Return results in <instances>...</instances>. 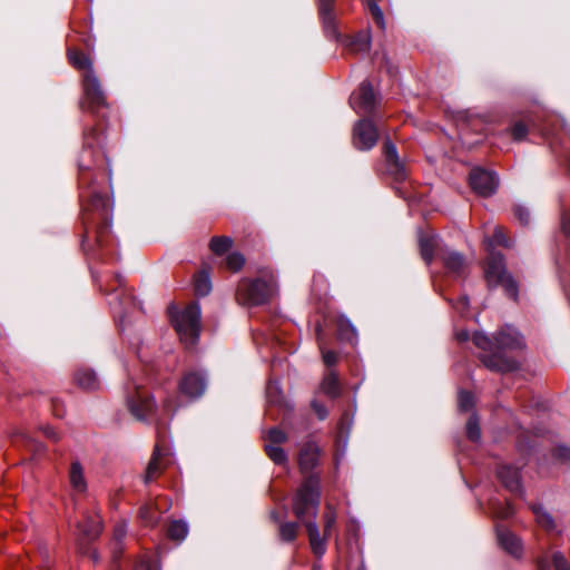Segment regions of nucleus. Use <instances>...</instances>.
<instances>
[{"label":"nucleus","instance_id":"f257e3e1","mask_svg":"<svg viewBox=\"0 0 570 570\" xmlns=\"http://www.w3.org/2000/svg\"><path fill=\"white\" fill-rule=\"evenodd\" d=\"M320 478L311 474L305 478L293 499V512L304 524L312 552L322 557L326 551V538L321 537L315 521L320 505Z\"/></svg>","mask_w":570,"mask_h":570},{"label":"nucleus","instance_id":"f03ea898","mask_svg":"<svg viewBox=\"0 0 570 570\" xmlns=\"http://www.w3.org/2000/svg\"><path fill=\"white\" fill-rule=\"evenodd\" d=\"M276 278L271 273L253 281H242L237 287L236 295L240 304L257 306L267 303L276 293Z\"/></svg>","mask_w":570,"mask_h":570},{"label":"nucleus","instance_id":"7ed1b4c3","mask_svg":"<svg viewBox=\"0 0 570 570\" xmlns=\"http://www.w3.org/2000/svg\"><path fill=\"white\" fill-rule=\"evenodd\" d=\"M200 306L197 302L187 305L181 311L170 313V321L180 341L186 347L194 346L200 334Z\"/></svg>","mask_w":570,"mask_h":570},{"label":"nucleus","instance_id":"20e7f679","mask_svg":"<svg viewBox=\"0 0 570 570\" xmlns=\"http://www.w3.org/2000/svg\"><path fill=\"white\" fill-rule=\"evenodd\" d=\"M485 277L489 285H502L509 297L514 301L518 299V284L512 275L507 272L504 256L501 253L490 250L485 267Z\"/></svg>","mask_w":570,"mask_h":570},{"label":"nucleus","instance_id":"39448f33","mask_svg":"<svg viewBox=\"0 0 570 570\" xmlns=\"http://www.w3.org/2000/svg\"><path fill=\"white\" fill-rule=\"evenodd\" d=\"M82 82L83 98L80 102L81 108L95 114L98 109L106 107V96L95 70H89L83 73Z\"/></svg>","mask_w":570,"mask_h":570},{"label":"nucleus","instance_id":"423d86ee","mask_svg":"<svg viewBox=\"0 0 570 570\" xmlns=\"http://www.w3.org/2000/svg\"><path fill=\"white\" fill-rule=\"evenodd\" d=\"M178 389L188 400H197L204 395L207 389V377L202 371H187L181 376Z\"/></svg>","mask_w":570,"mask_h":570},{"label":"nucleus","instance_id":"0eeeda50","mask_svg":"<svg viewBox=\"0 0 570 570\" xmlns=\"http://www.w3.org/2000/svg\"><path fill=\"white\" fill-rule=\"evenodd\" d=\"M470 185L481 197L492 196L499 186V177L494 171L474 168L470 173Z\"/></svg>","mask_w":570,"mask_h":570},{"label":"nucleus","instance_id":"6e6552de","mask_svg":"<svg viewBox=\"0 0 570 570\" xmlns=\"http://www.w3.org/2000/svg\"><path fill=\"white\" fill-rule=\"evenodd\" d=\"M377 129L370 119H361L353 130V144L360 150H370L377 141Z\"/></svg>","mask_w":570,"mask_h":570},{"label":"nucleus","instance_id":"1a4fd4ad","mask_svg":"<svg viewBox=\"0 0 570 570\" xmlns=\"http://www.w3.org/2000/svg\"><path fill=\"white\" fill-rule=\"evenodd\" d=\"M350 105L357 114H371L376 105V96L370 81H363L350 97Z\"/></svg>","mask_w":570,"mask_h":570},{"label":"nucleus","instance_id":"9d476101","mask_svg":"<svg viewBox=\"0 0 570 570\" xmlns=\"http://www.w3.org/2000/svg\"><path fill=\"white\" fill-rule=\"evenodd\" d=\"M95 134L94 129H90L89 132H86L85 135V147L81 151L79 159H78V168L80 171L79 181L81 186L89 185L90 178L88 176V171L91 169L94 163H95V144H99V140L91 137V135Z\"/></svg>","mask_w":570,"mask_h":570},{"label":"nucleus","instance_id":"9b49d317","mask_svg":"<svg viewBox=\"0 0 570 570\" xmlns=\"http://www.w3.org/2000/svg\"><path fill=\"white\" fill-rule=\"evenodd\" d=\"M135 395L128 397L130 412L139 420H145L155 409V402L149 395L132 382Z\"/></svg>","mask_w":570,"mask_h":570},{"label":"nucleus","instance_id":"f8f14e48","mask_svg":"<svg viewBox=\"0 0 570 570\" xmlns=\"http://www.w3.org/2000/svg\"><path fill=\"white\" fill-rule=\"evenodd\" d=\"M524 338L518 330L510 325H505L497 333V347L499 351L510 350L517 351L524 347Z\"/></svg>","mask_w":570,"mask_h":570},{"label":"nucleus","instance_id":"ddd939ff","mask_svg":"<svg viewBox=\"0 0 570 570\" xmlns=\"http://www.w3.org/2000/svg\"><path fill=\"white\" fill-rule=\"evenodd\" d=\"M384 154L389 174L395 180H403L406 177L404 165L399 158L396 146L389 139L384 144Z\"/></svg>","mask_w":570,"mask_h":570},{"label":"nucleus","instance_id":"4468645a","mask_svg":"<svg viewBox=\"0 0 570 570\" xmlns=\"http://www.w3.org/2000/svg\"><path fill=\"white\" fill-rule=\"evenodd\" d=\"M498 478L508 490L522 494L521 476L518 468L503 464L498 469Z\"/></svg>","mask_w":570,"mask_h":570},{"label":"nucleus","instance_id":"2eb2a0df","mask_svg":"<svg viewBox=\"0 0 570 570\" xmlns=\"http://www.w3.org/2000/svg\"><path fill=\"white\" fill-rule=\"evenodd\" d=\"M320 449L313 442L305 443L298 455V464L302 473H309L318 463Z\"/></svg>","mask_w":570,"mask_h":570},{"label":"nucleus","instance_id":"dca6fc26","mask_svg":"<svg viewBox=\"0 0 570 570\" xmlns=\"http://www.w3.org/2000/svg\"><path fill=\"white\" fill-rule=\"evenodd\" d=\"M320 16L327 36L336 38L337 30L335 26V13L333 11V0H320Z\"/></svg>","mask_w":570,"mask_h":570},{"label":"nucleus","instance_id":"f3484780","mask_svg":"<svg viewBox=\"0 0 570 570\" xmlns=\"http://www.w3.org/2000/svg\"><path fill=\"white\" fill-rule=\"evenodd\" d=\"M371 30L363 29L360 32H357L353 38L350 39V41L347 42V48L353 53L365 55L371 49Z\"/></svg>","mask_w":570,"mask_h":570},{"label":"nucleus","instance_id":"a211bd4d","mask_svg":"<svg viewBox=\"0 0 570 570\" xmlns=\"http://www.w3.org/2000/svg\"><path fill=\"white\" fill-rule=\"evenodd\" d=\"M440 258L449 272L456 275L462 274L465 266V261L460 253L451 249H445L441 252Z\"/></svg>","mask_w":570,"mask_h":570},{"label":"nucleus","instance_id":"6ab92c4d","mask_svg":"<svg viewBox=\"0 0 570 570\" xmlns=\"http://www.w3.org/2000/svg\"><path fill=\"white\" fill-rule=\"evenodd\" d=\"M69 483L75 493L82 494L87 490V481L82 465L73 461L69 469Z\"/></svg>","mask_w":570,"mask_h":570},{"label":"nucleus","instance_id":"aec40b11","mask_svg":"<svg viewBox=\"0 0 570 570\" xmlns=\"http://www.w3.org/2000/svg\"><path fill=\"white\" fill-rule=\"evenodd\" d=\"M498 540L500 546L510 554L514 557H520L522 552V546L520 540L510 531L499 529L498 530Z\"/></svg>","mask_w":570,"mask_h":570},{"label":"nucleus","instance_id":"412c9836","mask_svg":"<svg viewBox=\"0 0 570 570\" xmlns=\"http://www.w3.org/2000/svg\"><path fill=\"white\" fill-rule=\"evenodd\" d=\"M337 335L341 341L351 345H355L358 341L357 331L346 316H340L337 320Z\"/></svg>","mask_w":570,"mask_h":570},{"label":"nucleus","instance_id":"4be33fe9","mask_svg":"<svg viewBox=\"0 0 570 570\" xmlns=\"http://www.w3.org/2000/svg\"><path fill=\"white\" fill-rule=\"evenodd\" d=\"M440 238L438 235H420L419 245L421 256L426 264H430L434 256V249L439 246Z\"/></svg>","mask_w":570,"mask_h":570},{"label":"nucleus","instance_id":"5701e85b","mask_svg":"<svg viewBox=\"0 0 570 570\" xmlns=\"http://www.w3.org/2000/svg\"><path fill=\"white\" fill-rule=\"evenodd\" d=\"M163 453L158 445L155 446L153 456L147 465L145 481L150 482L156 479L163 471L161 463Z\"/></svg>","mask_w":570,"mask_h":570},{"label":"nucleus","instance_id":"b1692460","mask_svg":"<svg viewBox=\"0 0 570 570\" xmlns=\"http://www.w3.org/2000/svg\"><path fill=\"white\" fill-rule=\"evenodd\" d=\"M483 365L498 372H510L517 367V358H481Z\"/></svg>","mask_w":570,"mask_h":570},{"label":"nucleus","instance_id":"393cba45","mask_svg":"<svg viewBox=\"0 0 570 570\" xmlns=\"http://www.w3.org/2000/svg\"><path fill=\"white\" fill-rule=\"evenodd\" d=\"M75 381L83 390L92 391L99 385L96 374L91 370H79L75 374Z\"/></svg>","mask_w":570,"mask_h":570},{"label":"nucleus","instance_id":"a878e982","mask_svg":"<svg viewBox=\"0 0 570 570\" xmlns=\"http://www.w3.org/2000/svg\"><path fill=\"white\" fill-rule=\"evenodd\" d=\"M68 58H69L70 63L75 68L85 70V73L89 70H94L92 62H91L90 58L76 49L68 50Z\"/></svg>","mask_w":570,"mask_h":570},{"label":"nucleus","instance_id":"bb28decb","mask_svg":"<svg viewBox=\"0 0 570 570\" xmlns=\"http://www.w3.org/2000/svg\"><path fill=\"white\" fill-rule=\"evenodd\" d=\"M195 293L197 296L204 297L212 292V281L207 271H200L195 277Z\"/></svg>","mask_w":570,"mask_h":570},{"label":"nucleus","instance_id":"cd10ccee","mask_svg":"<svg viewBox=\"0 0 570 570\" xmlns=\"http://www.w3.org/2000/svg\"><path fill=\"white\" fill-rule=\"evenodd\" d=\"M473 343L481 350L485 352L497 351V334L493 337H490L484 332H475L473 334Z\"/></svg>","mask_w":570,"mask_h":570},{"label":"nucleus","instance_id":"c85d7f7f","mask_svg":"<svg viewBox=\"0 0 570 570\" xmlns=\"http://www.w3.org/2000/svg\"><path fill=\"white\" fill-rule=\"evenodd\" d=\"M233 246V239L227 236H215L210 239L209 248L216 255L227 253Z\"/></svg>","mask_w":570,"mask_h":570},{"label":"nucleus","instance_id":"c756f323","mask_svg":"<svg viewBox=\"0 0 570 570\" xmlns=\"http://www.w3.org/2000/svg\"><path fill=\"white\" fill-rule=\"evenodd\" d=\"M139 519L145 527H154L159 519V513L151 504H146L139 510Z\"/></svg>","mask_w":570,"mask_h":570},{"label":"nucleus","instance_id":"7c9ffc66","mask_svg":"<svg viewBox=\"0 0 570 570\" xmlns=\"http://www.w3.org/2000/svg\"><path fill=\"white\" fill-rule=\"evenodd\" d=\"M298 523L296 522H282L279 524L278 534L283 542H293L298 534Z\"/></svg>","mask_w":570,"mask_h":570},{"label":"nucleus","instance_id":"2f4dec72","mask_svg":"<svg viewBox=\"0 0 570 570\" xmlns=\"http://www.w3.org/2000/svg\"><path fill=\"white\" fill-rule=\"evenodd\" d=\"M321 390L324 394L335 397L340 394V384L337 376L333 373L326 375L321 384Z\"/></svg>","mask_w":570,"mask_h":570},{"label":"nucleus","instance_id":"473e14b6","mask_svg":"<svg viewBox=\"0 0 570 570\" xmlns=\"http://www.w3.org/2000/svg\"><path fill=\"white\" fill-rule=\"evenodd\" d=\"M552 563L556 570H570L567 560L563 554L560 552H554L552 556ZM539 570H550L548 560L546 558H541L538 560Z\"/></svg>","mask_w":570,"mask_h":570},{"label":"nucleus","instance_id":"72a5a7b5","mask_svg":"<svg viewBox=\"0 0 570 570\" xmlns=\"http://www.w3.org/2000/svg\"><path fill=\"white\" fill-rule=\"evenodd\" d=\"M531 509L535 515L537 523L541 528L548 531L554 529V520L547 511H544L540 505H533Z\"/></svg>","mask_w":570,"mask_h":570},{"label":"nucleus","instance_id":"f704fd0d","mask_svg":"<svg viewBox=\"0 0 570 570\" xmlns=\"http://www.w3.org/2000/svg\"><path fill=\"white\" fill-rule=\"evenodd\" d=\"M265 452L275 464L284 465L287 463V454L281 445L265 444Z\"/></svg>","mask_w":570,"mask_h":570},{"label":"nucleus","instance_id":"c9c22d12","mask_svg":"<svg viewBox=\"0 0 570 570\" xmlns=\"http://www.w3.org/2000/svg\"><path fill=\"white\" fill-rule=\"evenodd\" d=\"M488 242V248L490 250H494L495 246H504L510 247V243L501 227H495L493 235L487 240Z\"/></svg>","mask_w":570,"mask_h":570},{"label":"nucleus","instance_id":"e433bc0d","mask_svg":"<svg viewBox=\"0 0 570 570\" xmlns=\"http://www.w3.org/2000/svg\"><path fill=\"white\" fill-rule=\"evenodd\" d=\"M188 533L187 524L184 521H173L168 527V535L174 540H183Z\"/></svg>","mask_w":570,"mask_h":570},{"label":"nucleus","instance_id":"4c0bfd02","mask_svg":"<svg viewBox=\"0 0 570 570\" xmlns=\"http://www.w3.org/2000/svg\"><path fill=\"white\" fill-rule=\"evenodd\" d=\"M287 441V434L281 429L273 428L268 430L266 434V443L265 444H276L281 445Z\"/></svg>","mask_w":570,"mask_h":570},{"label":"nucleus","instance_id":"58836bf2","mask_svg":"<svg viewBox=\"0 0 570 570\" xmlns=\"http://www.w3.org/2000/svg\"><path fill=\"white\" fill-rule=\"evenodd\" d=\"M336 522V513L335 510L327 504L326 510L324 512V537H330L331 531Z\"/></svg>","mask_w":570,"mask_h":570},{"label":"nucleus","instance_id":"ea45409f","mask_svg":"<svg viewBox=\"0 0 570 570\" xmlns=\"http://www.w3.org/2000/svg\"><path fill=\"white\" fill-rule=\"evenodd\" d=\"M90 203L95 209L101 212L102 218L107 217V199L104 195L92 191L90 195Z\"/></svg>","mask_w":570,"mask_h":570},{"label":"nucleus","instance_id":"a19ab883","mask_svg":"<svg viewBox=\"0 0 570 570\" xmlns=\"http://www.w3.org/2000/svg\"><path fill=\"white\" fill-rule=\"evenodd\" d=\"M244 264H245V258L238 252H233V253L228 254L226 257V265L233 272L239 271L244 266Z\"/></svg>","mask_w":570,"mask_h":570},{"label":"nucleus","instance_id":"79ce46f5","mask_svg":"<svg viewBox=\"0 0 570 570\" xmlns=\"http://www.w3.org/2000/svg\"><path fill=\"white\" fill-rule=\"evenodd\" d=\"M466 435L472 441H478L480 439V428H479V419L476 415L470 416L466 422Z\"/></svg>","mask_w":570,"mask_h":570},{"label":"nucleus","instance_id":"37998d69","mask_svg":"<svg viewBox=\"0 0 570 570\" xmlns=\"http://www.w3.org/2000/svg\"><path fill=\"white\" fill-rule=\"evenodd\" d=\"M368 10H370L374 21L376 22V24L382 30H384L385 29L384 16H383V12H382L381 8L379 7V4L375 1H370Z\"/></svg>","mask_w":570,"mask_h":570},{"label":"nucleus","instance_id":"c03bdc74","mask_svg":"<svg viewBox=\"0 0 570 570\" xmlns=\"http://www.w3.org/2000/svg\"><path fill=\"white\" fill-rule=\"evenodd\" d=\"M474 406V397L470 392L460 391L459 393V407L461 411H470Z\"/></svg>","mask_w":570,"mask_h":570},{"label":"nucleus","instance_id":"a18cd8bd","mask_svg":"<svg viewBox=\"0 0 570 570\" xmlns=\"http://www.w3.org/2000/svg\"><path fill=\"white\" fill-rule=\"evenodd\" d=\"M528 128L523 122H515L511 127V135L515 141H521L527 137Z\"/></svg>","mask_w":570,"mask_h":570},{"label":"nucleus","instance_id":"49530a36","mask_svg":"<svg viewBox=\"0 0 570 570\" xmlns=\"http://www.w3.org/2000/svg\"><path fill=\"white\" fill-rule=\"evenodd\" d=\"M514 216L519 219L522 225H527L530 222V212L522 205L514 207Z\"/></svg>","mask_w":570,"mask_h":570},{"label":"nucleus","instance_id":"de8ad7c7","mask_svg":"<svg viewBox=\"0 0 570 570\" xmlns=\"http://www.w3.org/2000/svg\"><path fill=\"white\" fill-rule=\"evenodd\" d=\"M101 527L99 521H94L90 527H82L81 531L83 534H86L88 538L92 539L96 538L100 533Z\"/></svg>","mask_w":570,"mask_h":570},{"label":"nucleus","instance_id":"09e8293b","mask_svg":"<svg viewBox=\"0 0 570 570\" xmlns=\"http://www.w3.org/2000/svg\"><path fill=\"white\" fill-rule=\"evenodd\" d=\"M469 304H470L469 297L466 295H463V296L459 297L455 303H453V307L459 313H464L468 309Z\"/></svg>","mask_w":570,"mask_h":570},{"label":"nucleus","instance_id":"8fccbe9b","mask_svg":"<svg viewBox=\"0 0 570 570\" xmlns=\"http://www.w3.org/2000/svg\"><path fill=\"white\" fill-rule=\"evenodd\" d=\"M312 407L320 420H324L327 416L326 407L323 404L318 403L317 401L312 402Z\"/></svg>","mask_w":570,"mask_h":570},{"label":"nucleus","instance_id":"3c124183","mask_svg":"<svg viewBox=\"0 0 570 570\" xmlns=\"http://www.w3.org/2000/svg\"><path fill=\"white\" fill-rule=\"evenodd\" d=\"M42 432H43L45 436H47L49 440H51L53 442H58L60 440L59 433L51 426H45L42 429Z\"/></svg>","mask_w":570,"mask_h":570},{"label":"nucleus","instance_id":"603ef678","mask_svg":"<svg viewBox=\"0 0 570 570\" xmlns=\"http://www.w3.org/2000/svg\"><path fill=\"white\" fill-rule=\"evenodd\" d=\"M513 514V509L510 504H507L504 509L497 512V517L501 519H507Z\"/></svg>","mask_w":570,"mask_h":570},{"label":"nucleus","instance_id":"864d4df0","mask_svg":"<svg viewBox=\"0 0 570 570\" xmlns=\"http://www.w3.org/2000/svg\"><path fill=\"white\" fill-rule=\"evenodd\" d=\"M561 227L563 233L570 236V215H564L562 217Z\"/></svg>","mask_w":570,"mask_h":570},{"label":"nucleus","instance_id":"5fc2aeb1","mask_svg":"<svg viewBox=\"0 0 570 570\" xmlns=\"http://www.w3.org/2000/svg\"><path fill=\"white\" fill-rule=\"evenodd\" d=\"M126 531H127V524L120 523L115 528V537L117 539H121L126 534Z\"/></svg>","mask_w":570,"mask_h":570},{"label":"nucleus","instance_id":"6e6d98bb","mask_svg":"<svg viewBox=\"0 0 570 570\" xmlns=\"http://www.w3.org/2000/svg\"><path fill=\"white\" fill-rule=\"evenodd\" d=\"M455 336L459 342H466L470 338V333L466 330H462L456 332Z\"/></svg>","mask_w":570,"mask_h":570},{"label":"nucleus","instance_id":"4d7b16f0","mask_svg":"<svg viewBox=\"0 0 570 570\" xmlns=\"http://www.w3.org/2000/svg\"><path fill=\"white\" fill-rule=\"evenodd\" d=\"M135 570H153L149 561L142 560L136 564Z\"/></svg>","mask_w":570,"mask_h":570},{"label":"nucleus","instance_id":"13d9d810","mask_svg":"<svg viewBox=\"0 0 570 570\" xmlns=\"http://www.w3.org/2000/svg\"><path fill=\"white\" fill-rule=\"evenodd\" d=\"M52 404H53V413H55V415L59 416V417L62 416L63 415V411L58 407V402L56 400H53Z\"/></svg>","mask_w":570,"mask_h":570},{"label":"nucleus","instance_id":"bf43d9fd","mask_svg":"<svg viewBox=\"0 0 570 570\" xmlns=\"http://www.w3.org/2000/svg\"><path fill=\"white\" fill-rule=\"evenodd\" d=\"M558 453L562 459H570V451L567 449H559Z\"/></svg>","mask_w":570,"mask_h":570},{"label":"nucleus","instance_id":"052dcab7","mask_svg":"<svg viewBox=\"0 0 570 570\" xmlns=\"http://www.w3.org/2000/svg\"><path fill=\"white\" fill-rule=\"evenodd\" d=\"M336 360H337V358H334V357L325 358V361H326V366H327V367H332V366L336 363Z\"/></svg>","mask_w":570,"mask_h":570},{"label":"nucleus","instance_id":"680f3d73","mask_svg":"<svg viewBox=\"0 0 570 570\" xmlns=\"http://www.w3.org/2000/svg\"><path fill=\"white\" fill-rule=\"evenodd\" d=\"M164 406H165V409H166L167 411H175V409L170 405L169 401H166V402L164 403Z\"/></svg>","mask_w":570,"mask_h":570},{"label":"nucleus","instance_id":"e2e57ef3","mask_svg":"<svg viewBox=\"0 0 570 570\" xmlns=\"http://www.w3.org/2000/svg\"><path fill=\"white\" fill-rule=\"evenodd\" d=\"M116 278H117L118 284L122 285V282H124L122 277L120 275H117Z\"/></svg>","mask_w":570,"mask_h":570},{"label":"nucleus","instance_id":"0e129e2a","mask_svg":"<svg viewBox=\"0 0 570 570\" xmlns=\"http://www.w3.org/2000/svg\"><path fill=\"white\" fill-rule=\"evenodd\" d=\"M322 356L330 357V356H335V355L332 352H327V353H323Z\"/></svg>","mask_w":570,"mask_h":570},{"label":"nucleus","instance_id":"69168bd1","mask_svg":"<svg viewBox=\"0 0 570 570\" xmlns=\"http://www.w3.org/2000/svg\"><path fill=\"white\" fill-rule=\"evenodd\" d=\"M273 389H274V386L271 384V385L268 386V390H267L268 395H271V393H272V390H273Z\"/></svg>","mask_w":570,"mask_h":570}]
</instances>
